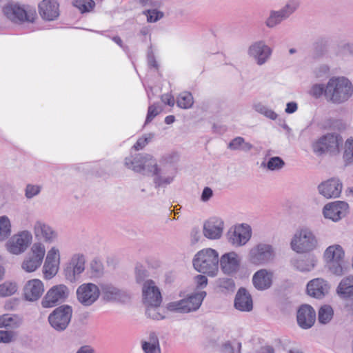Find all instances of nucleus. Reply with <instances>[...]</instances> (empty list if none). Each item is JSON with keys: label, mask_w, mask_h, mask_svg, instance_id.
Listing matches in <instances>:
<instances>
[{"label": "nucleus", "mask_w": 353, "mask_h": 353, "mask_svg": "<svg viewBox=\"0 0 353 353\" xmlns=\"http://www.w3.org/2000/svg\"><path fill=\"white\" fill-rule=\"evenodd\" d=\"M44 284L39 279L28 280L23 288V296L30 302L39 300L44 292Z\"/></svg>", "instance_id": "obj_23"}, {"label": "nucleus", "mask_w": 353, "mask_h": 353, "mask_svg": "<svg viewBox=\"0 0 353 353\" xmlns=\"http://www.w3.org/2000/svg\"><path fill=\"white\" fill-rule=\"evenodd\" d=\"M228 148L232 150L248 152L252 148V145L246 142L243 137H237L229 143Z\"/></svg>", "instance_id": "obj_39"}, {"label": "nucleus", "mask_w": 353, "mask_h": 353, "mask_svg": "<svg viewBox=\"0 0 353 353\" xmlns=\"http://www.w3.org/2000/svg\"><path fill=\"white\" fill-rule=\"evenodd\" d=\"M290 247L297 254L310 253L318 248L319 241L311 229L302 228L294 234Z\"/></svg>", "instance_id": "obj_4"}, {"label": "nucleus", "mask_w": 353, "mask_h": 353, "mask_svg": "<svg viewBox=\"0 0 353 353\" xmlns=\"http://www.w3.org/2000/svg\"><path fill=\"white\" fill-rule=\"evenodd\" d=\"M273 49L264 40L252 43L248 48V57L257 65L261 66L271 59Z\"/></svg>", "instance_id": "obj_11"}, {"label": "nucleus", "mask_w": 353, "mask_h": 353, "mask_svg": "<svg viewBox=\"0 0 353 353\" xmlns=\"http://www.w3.org/2000/svg\"><path fill=\"white\" fill-rule=\"evenodd\" d=\"M14 339L12 331L0 330V343H10Z\"/></svg>", "instance_id": "obj_56"}, {"label": "nucleus", "mask_w": 353, "mask_h": 353, "mask_svg": "<svg viewBox=\"0 0 353 353\" xmlns=\"http://www.w3.org/2000/svg\"><path fill=\"white\" fill-rule=\"evenodd\" d=\"M330 286L327 281L322 278H316L308 282L307 292L310 296L321 299L328 294Z\"/></svg>", "instance_id": "obj_28"}, {"label": "nucleus", "mask_w": 353, "mask_h": 353, "mask_svg": "<svg viewBox=\"0 0 353 353\" xmlns=\"http://www.w3.org/2000/svg\"><path fill=\"white\" fill-rule=\"evenodd\" d=\"M33 236L28 230L17 232L6 243L7 251L14 255H20L25 252L32 242Z\"/></svg>", "instance_id": "obj_9"}, {"label": "nucleus", "mask_w": 353, "mask_h": 353, "mask_svg": "<svg viewBox=\"0 0 353 353\" xmlns=\"http://www.w3.org/2000/svg\"><path fill=\"white\" fill-rule=\"evenodd\" d=\"M343 140L341 134L336 132L325 133L312 143V149L317 156L328 154L336 156L339 154Z\"/></svg>", "instance_id": "obj_2"}, {"label": "nucleus", "mask_w": 353, "mask_h": 353, "mask_svg": "<svg viewBox=\"0 0 353 353\" xmlns=\"http://www.w3.org/2000/svg\"><path fill=\"white\" fill-rule=\"evenodd\" d=\"M176 174L177 168L159 165L152 176L153 183L156 188H165L174 181Z\"/></svg>", "instance_id": "obj_20"}, {"label": "nucleus", "mask_w": 353, "mask_h": 353, "mask_svg": "<svg viewBox=\"0 0 353 353\" xmlns=\"http://www.w3.org/2000/svg\"><path fill=\"white\" fill-rule=\"evenodd\" d=\"M161 101L165 104H167L170 106H173L174 105V99L172 95L170 94H164L161 96Z\"/></svg>", "instance_id": "obj_64"}, {"label": "nucleus", "mask_w": 353, "mask_h": 353, "mask_svg": "<svg viewBox=\"0 0 353 353\" xmlns=\"http://www.w3.org/2000/svg\"><path fill=\"white\" fill-rule=\"evenodd\" d=\"M310 93L315 97H319L323 94L325 95V86L323 84H315L312 87Z\"/></svg>", "instance_id": "obj_58"}, {"label": "nucleus", "mask_w": 353, "mask_h": 353, "mask_svg": "<svg viewBox=\"0 0 353 353\" xmlns=\"http://www.w3.org/2000/svg\"><path fill=\"white\" fill-rule=\"evenodd\" d=\"M336 291L338 294L343 298H353V275L343 278Z\"/></svg>", "instance_id": "obj_35"}, {"label": "nucleus", "mask_w": 353, "mask_h": 353, "mask_svg": "<svg viewBox=\"0 0 353 353\" xmlns=\"http://www.w3.org/2000/svg\"><path fill=\"white\" fill-rule=\"evenodd\" d=\"M297 323L303 329L311 327L316 319V312L309 305H301L297 311Z\"/></svg>", "instance_id": "obj_29"}, {"label": "nucleus", "mask_w": 353, "mask_h": 353, "mask_svg": "<svg viewBox=\"0 0 353 353\" xmlns=\"http://www.w3.org/2000/svg\"><path fill=\"white\" fill-rule=\"evenodd\" d=\"M219 261L222 272L225 274L232 275L239 270L241 257L236 252H230L223 254Z\"/></svg>", "instance_id": "obj_24"}, {"label": "nucleus", "mask_w": 353, "mask_h": 353, "mask_svg": "<svg viewBox=\"0 0 353 353\" xmlns=\"http://www.w3.org/2000/svg\"><path fill=\"white\" fill-rule=\"evenodd\" d=\"M285 162L279 157H271L266 163V167L271 171L279 170L283 168Z\"/></svg>", "instance_id": "obj_50"}, {"label": "nucleus", "mask_w": 353, "mask_h": 353, "mask_svg": "<svg viewBox=\"0 0 353 353\" xmlns=\"http://www.w3.org/2000/svg\"><path fill=\"white\" fill-rule=\"evenodd\" d=\"M72 5L83 14L91 12L95 7V2L93 0H74Z\"/></svg>", "instance_id": "obj_42"}, {"label": "nucleus", "mask_w": 353, "mask_h": 353, "mask_svg": "<svg viewBox=\"0 0 353 353\" xmlns=\"http://www.w3.org/2000/svg\"><path fill=\"white\" fill-rule=\"evenodd\" d=\"M194 281L198 288H203L208 284V279L205 276L199 274L194 277Z\"/></svg>", "instance_id": "obj_61"}, {"label": "nucleus", "mask_w": 353, "mask_h": 353, "mask_svg": "<svg viewBox=\"0 0 353 353\" xmlns=\"http://www.w3.org/2000/svg\"><path fill=\"white\" fill-rule=\"evenodd\" d=\"M161 303H152L145 304L146 306V315L154 320H161L165 316V310L160 307Z\"/></svg>", "instance_id": "obj_38"}, {"label": "nucleus", "mask_w": 353, "mask_h": 353, "mask_svg": "<svg viewBox=\"0 0 353 353\" xmlns=\"http://www.w3.org/2000/svg\"><path fill=\"white\" fill-rule=\"evenodd\" d=\"M217 285L226 291H233L235 288L234 281L231 278H219L216 281Z\"/></svg>", "instance_id": "obj_51"}, {"label": "nucleus", "mask_w": 353, "mask_h": 353, "mask_svg": "<svg viewBox=\"0 0 353 353\" xmlns=\"http://www.w3.org/2000/svg\"><path fill=\"white\" fill-rule=\"evenodd\" d=\"M22 324V319L16 314H5L0 316V328L17 329Z\"/></svg>", "instance_id": "obj_36"}, {"label": "nucleus", "mask_w": 353, "mask_h": 353, "mask_svg": "<svg viewBox=\"0 0 353 353\" xmlns=\"http://www.w3.org/2000/svg\"><path fill=\"white\" fill-rule=\"evenodd\" d=\"M46 252V246L42 242H34L21 262V269L27 273L37 270L43 261Z\"/></svg>", "instance_id": "obj_7"}, {"label": "nucleus", "mask_w": 353, "mask_h": 353, "mask_svg": "<svg viewBox=\"0 0 353 353\" xmlns=\"http://www.w3.org/2000/svg\"><path fill=\"white\" fill-rule=\"evenodd\" d=\"M317 258L314 254H310L303 257L292 260V265L299 271L303 272H310L317 264Z\"/></svg>", "instance_id": "obj_33"}, {"label": "nucleus", "mask_w": 353, "mask_h": 353, "mask_svg": "<svg viewBox=\"0 0 353 353\" xmlns=\"http://www.w3.org/2000/svg\"><path fill=\"white\" fill-rule=\"evenodd\" d=\"M348 207V204L344 201L332 202L324 206L323 214L325 218L336 222L347 214Z\"/></svg>", "instance_id": "obj_22"}, {"label": "nucleus", "mask_w": 353, "mask_h": 353, "mask_svg": "<svg viewBox=\"0 0 353 353\" xmlns=\"http://www.w3.org/2000/svg\"><path fill=\"white\" fill-rule=\"evenodd\" d=\"M41 190V186L37 184H28L25 188V196L28 199H31L39 194Z\"/></svg>", "instance_id": "obj_52"}, {"label": "nucleus", "mask_w": 353, "mask_h": 353, "mask_svg": "<svg viewBox=\"0 0 353 353\" xmlns=\"http://www.w3.org/2000/svg\"><path fill=\"white\" fill-rule=\"evenodd\" d=\"M299 6L298 0H289L285 6L279 10L283 14L287 19L293 14Z\"/></svg>", "instance_id": "obj_49"}, {"label": "nucleus", "mask_w": 353, "mask_h": 353, "mask_svg": "<svg viewBox=\"0 0 353 353\" xmlns=\"http://www.w3.org/2000/svg\"><path fill=\"white\" fill-rule=\"evenodd\" d=\"M194 269L210 276H215L219 270V254L212 248L199 251L193 259Z\"/></svg>", "instance_id": "obj_3"}, {"label": "nucleus", "mask_w": 353, "mask_h": 353, "mask_svg": "<svg viewBox=\"0 0 353 353\" xmlns=\"http://www.w3.org/2000/svg\"><path fill=\"white\" fill-rule=\"evenodd\" d=\"M343 159L346 165L353 164V137L347 139Z\"/></svg>", "instance_id": "obj_45"}, {"label": "nucleus", "mask_w": 353, "mask_h": 353, "mask_svg": "<svg viewBox=\"0 0 353 353\" xmlns=\"http://www.w3.org/2000/svg\"><path fill=\"white\" fill-rule=\"evenodd\" d=\"M273 273L266 269L256 272L252 277V283L255 288L265 290L270 288L272 284Z\"/></svg>", "instance_id": "obj_31"}, {"label": "nucleus", "mask_w": 353, "mask_h": 353, "mask_svg": "<svg viewBox=\"0 0 353 353\" xmlns=\"http://www.w3.org/2000/svg\"><path fill=\"white\" fill-rule=\"evenodd\" d=\"M135 274L137 281L140 283L147 276V272L142 265H137L135 268Z\"/></svg>", "instance_id": "obj_59"}, {"label": "nucleus", "mask_w": 353, "mask_h": 353, "mask_svg": "<svg viewBox=\"0 0 353 353\" xmlns=\"http://www.w3.org/2000/svg\"><path fill=\"white\" fill-rule=\"evenodd\" d=\"M161 112V108L159 105L156 104L149 105L145 121V125H147L149 123H150L155 118V117H157Z\"/></svg>", "instance_id": "obj_53"}, {"label": "nucleus", "mask_w": 353, "mask_h": 353, "mask_svg": "<svg viewBox=\"0 0 353 353\" xmlns=\"http://www.w3.org/2000/svg\"><path fill=\"white\" fill-rule=\"evenodd\" d=\"M2 12L7 19L15 23L32 21V18L28 14L24 6L16 2L6 3L2 8Z\"/></svg>", "instance_id": "obj_17"}, {"label": "nucleus", "mask_w": 353, "mask_h": 353, "mask_svg": "<svg viewBox=\"0 0 353 353\" xmlns=\"http://www.w3.org/2000/svg\"><path fill=\"white\" fill-rule=\"evenodd\" d=\"M34 237L38 242L52 244L59 239V232L50 224L43 220H36L32 227Z\"/></svg>", "instance_id": "obj_14"}, {"label": "nucleus", "mask_w": 353, "mask_h": 353, "mask_svg": "<svg viewBox=\"0 0 353 353\" xmlns=\"http://www.w3.org/2000/svg\"><path fill=\"white\" fill-rule=\"evenodd\" d=\"M285 19H287V18L284 17L283 14H282L279 10H272L270 12L269 17L266 19L265 23L267 27L273 28L281 24V22Z\"/></svg>", "instance_id": "obj_40"}, {"label": "nucleus", "mask_w": 353, "mask_h": 353, "mask_svg": "<svg viewBox=\"0 0 353 353\" xmlns=\"http://www.w3.org/2000/svg\"><path fill=\"white\" fill-rule=\"evenodd\" d=\"M345 251L341 245L334 244L328 246L323 252V259L330 270L335 275H341L343 272V263Z\"/></svg>", "instance_id": "obj_10"}, {"label": "nucleus", "mask_w": 353, "mask_h": 353, "mask_svg": "<svg viewBox=\"0 0 353 353\" xmlns=\"http://www.w3.org/2000/svg\"><path fill=\"white\" fill-rule=\"evenodd\" d=\"M342 188L343 184L339 179L332 178L321 183L318 191L326 199L337 198L341 193Z\"/></svg>", "instance_id": "obj_25"}, {"label": "nucleus", "mask_w": 353, "mask_h": 353, "mask_svg": "<svg viewBox=\"0 0 353 353\" xmlns=\"http://www.w3.org/2000/svg\"><path fill=\"white\" fill-rule=\"evenodd\" d=\"M139 3L143 7L157 8L160 6V3L155 0H139Z\"/></svg>", "instance_id": "obj_63"}, {"label": "nucleus", "mask_w": 353, "mask_h": 353, "mask_svg": "<svg viewBox=\"0 0 353 353\" xmlns=\"http://www.w3.org/2000/svg\"><path fill=\"white\" fill-rule=\"evenodd\" d=\"M86 258L83 253H74L65 264L63 270L65 277L72 282L80 277L85 269Z\"/></svg>", "instance_id": "obj_13"}, {"label": "nucleus", "mask_w": 353, "mask_h": 353, "mask_svg": "<svg viewBox=\"0 0 353 353\" xmlns=\"http://www.w3.org/2000/svg\"><path fill=\"white\" fill-rule=\"evenodd\" d=\"M141 345L143 353H161L159 340L154 332L150 333L147 338L142 339Z\"/></svg>", "instance_id": "obj_34"}, {"label": "nucleus", "mask_w": 353, "mask_h": 353, "mask_svg": "<svg viewBox=\"0 0 353 353\" xmlns=\"http://www.w3.org/2000/svg\"><path fill=\"white\" fill-rule=\"evenodd\" d=\"M100 294L103 299L109 302L124 301L128 298L127 293L110 283H101Z\"/></svg>", "instance_id": "obj_26"}, {"label": "nucleus", "mask_w": 353, "mask_h": 353, "mask_svg": "<svg viewBox=\"0 0 353 353\" xmlns=\"http://www.w3.org/2000/svg\"><path fill=\"white\" fill-rule=\"evenodd\" d=\"M153 137L154 134L152 133L144 134L137 140L133 148L136 150L143 149L153 139Z\"/></svg>", "instance_id": "obj_55"}, {"label": "nucleus", "mask_w": 353, "mask_h": 353, "mask_svg": "<svg viewBox=\"0 0 353 353\" xmlns=\"http://www.w3.org/2000/svg\"><path fill=\"white\" fill-rule=\"evenodd\" d=\"M194 101L191 93L183 92L181 93L176 99V103L179 107L183 109H188L192 107Z\"/></svg>", "instance_id": "obj_44"}, {"label": "nucleus", "mask_w": 353, "mask_h": 353, "mask_svg": "<svg viewBox=\"0 0 353 353\" xmlns=\"http://www.w3.org/2000/svg\"><path fill=\"white\" fill-rule=\"evenodd\" d=\"M70 294L69 288L64 284H59L50 288L41 301L44 308L52 307L64 302Z\"/></svg>", "instance_id": "obj_16"}, {"label": "nucleus", "mask_w": 353, "mask_h": 353, "mask_svg": "<svg viewBox=\"0 0 353 353\" xmlns=\"http://www.w3.org/2000/svg\"><path fill=\"white\" fill-rule=\"evenodd\" d=\"M12 223L8 215L0 216V243H3L11 236Z\"/></svg>", "instance_id": "obj_37"}, {"label": "nucleus", "mask_w": 353, "mask_h": 353, "mask_svg": "<svg viewBox=\"0 0 353 353\" xmlns=\"http://www.w3.org/2000/svg\"><path fill=\"white\" fill-rule=\"evenodd\" d=\"M103 265L98 259H92L90 263V270L92 277L99 278L103 274Z\"/></svg>", "instance_id": "obj_47"}, {"label": "nucleus", "mask_w": 353, "mask_h": 353, "mask_svg": "<svg viewBox=\"0 0 353 353\" xmlns=\"http://www.w3.org/2000/svg\"><path fill=\"white\" fill-rule=\"evenodd\" d=\"M206 296L205 291H198L177 301L167 304V309L170 312L190 313L196 311L201 305Z\"/></svg>", "instance_id": "obj_6"}, {"label": "nucleus", "mask_w": 353, "mask_h": 353, "mask_svg": "<svg viewBox=\"0 0 353 353\" xmlns=\"http://www.w3.org/2000/svg\"><path fill=\"white\" fill-rule=\"evenodd\" d=\"M72 314L71 306L64 305L57 307L48 316L50 325L57 331L66 329L70 323Z\"/></svg>", "instance_id": "obj_15"}, {"label": "nucleus", "mask_w": 353, "mask_h": 353, "mask_svg": "<svg viewBox=\"0 0 353 353\" xmlns=\"http://www.w3.org/2000/svg\"><path fill=\"white\" fill-rule=\"evenodd\" d=\"M253 109L258 113L263 115L264 113L268 110L269 107L261 102L254 103L252 105Z\"/></svg>", "instance_id": "obj_62"}, {"label": "nucleus", "mask_w": 353, "mask_h": 353, "mask_svg": "<svg viewBox=\"0 0 353 353\" xmlns=\"http://www.w3.org/2000/svg\"><path fill=\"white\" fill-rule=\"evenodd\" d=\"M275 258L274 247L267 243H259L253 245L248 254V261L255 265H265Z\"/></svg>", "instance_id": "obj_8"}, {"label": "nucleus", "mask_w": 353, "mask_h": 353, "mask_svg": "<svg viewBox=\"0 0 353 353\" xmlns=\"http://www.w3.org/2000/svg\"><path fill=\"white\" fill-rule=\"evenodd\" d=\"M252 233V228L248 224H237L228 231L227 239L232 246L242 247L250 240Z\"/></svg>", "instance_id": "obj_12"}, {"label": "nucleus", "mask_w": 353, "mask_h": 353, "mask_svg": "<svg viewBox=\"0 0 353 353\" xmlns=\"http://www.w3.org/2000/svg\"><path fill=\"white\" fill-rule=\"evenodd\" d=\"M348 53L353 57V43L344 42L338 46V54Z\"/></svg>", "instance_id": "obj_57"}, {"label": "nucleus", "mask_w": 353, "mask_h": 353, "mask_svg": "<svg viewBox=\"0 0 353 353\" xmlns=\"http://www.w3.org/2000/svg\"><path fill=\"white\" fill-rule=\"evenodd\" d=\"M213 196V191L209 187H205L201 195L202 202H208Z\"/></svg>", "instance_id": "obj_60"}, {"label": "nucleus", "mask_w": 353, "mask_h": 353, "mask_svg": "<svg viewBox=\"0 0 353 353\" xmlns=\"http://www.w3.org/2000/svg\"><path fill=\"white\" fill-rule=\"evenodd\" d=\"M143 14L146 17L148 23H155L164 16L163 12L158 10L157 8L148 9L143 11Z\"/></svg>", "instance_id": "obj_48"}, {"label": "nucleus", "mask_w": 353, "mask_h": 353, "mask_svg": "<svg viewBox=\"0 0 353 353\" xmlns=\"http://www.w3.org/2000/svg\"><path fill=\"white\" fill-rule=\"evenodd\" d=\"M143 300L144 304L161 303L162 298L159 289L152 280L146 281L143 286Z\"/></svg>", "instance_id": "obj_30"}, {"label": "nucleus", "mask_w": 353, "mask_h": 353, "mask_svg": "<svg viewBox=\"0 0 353 353\" xmlns=\"http://www.w3.org/2000/svg\"><path fill=\"white\" fill-rule=\"evenodd\" d=\"M17 283L7 281L0 285V296H9L14 294L17 290Z\"/></svg>", "instance_id": "obj_46"}, {"label": "nucleus", "mask_w": 353, "mask_h": 353, "mask_svg": "<svg viewBox=\"0 0 353 353\" xmlns=\"http://www.w3.org/2000/svg\"><path fill=\"white\" fill-rule=\"evenodd\" d=\"M234 307L241 312H250L253 308L252 299L249 292L241 288L235 296Z\"/></svg>", "instance_id": "obj_32"}, {"label": "nucleus", "mask_w": 353, "mask_h": 353, "mask_svg": "<svg viewBox=\"0 0 353 353\" xmlns=\"http://www.w3.org/2000/svg\"><path fill=\"white\" fill-rule=\"evenodd\" d=\"M38 12L45 21L56 20L59 16V3L57 0H42L38 4Z\"/></svg>", "instance_id": "obj_27"}, {"label": "nucleus", "mask_w": 353, "mask_h": 353, "mask_svg": "<svg viewBox=\"0 0 353 353\" xmlns=\"http://www.w3.org/2000/svg\"><path fill=\"white\" fill-rule=\"evenodd\" d=\"M179 160V154L176 151H172L163 155L159 161V165L166 168L172 167L177 168L176 163Z\"/></svg>", "instance_id": "obj_41"}, {"label": "nucleus", "mask_w": 353, "mask_h": 353, "mask_svg": "<svg viewBox=\"0 0 353 353\" xmlns=\"http://www.w3.org/2000/svg\"><path fill=\"white\" fill-rule=\"evenodd\" d=\"M353 94V85L345 77H333L325 85V97L334 103L347 101Z\"/></svg>", "instance_id": "obj_1"}, {"label": "nucleus", "mask_w": 353, "mask_h": 353, "mask_svg": "<svg viewBox=\"0 0 353 353\" xmlns=\"http://www.w3.org/2000/svg\"><path fill=\"white\" fill-rule=\"evenodd\" d=\"M125 165L133 171L143 175L152 176L159 164L157 159L149 154H138L125 159Z\"/></svg>", "instance_id": "obj_5"}, {"label": "nucleus", "mask_w": 353, "mask_h": 353, "mask_svg": "<svg viewBox=\"0 0 353 353\" xmlns=\"http://www.w3.org/2000/svg\"><path fill=\"white\" fill-rule=\"evenodd\" d=\"M100 296L99 286L92 283H83L77 288V297L83 306H90L94 303Z\"/></svg>", "instance_id": "obj_18"}, {"label": "nucleus", "mask_w": 353, "mask_h": 353, "mask_svg": "<svg viewBox=\"0 0 353 353\" xmlns=\"http://www.w3.org/2000/svg\"><path fill=\"white\" fill-rule=\"evenodd\" d=\"M61 256L59 249L52 246L48 251L43 266V273L46 279H51L58 272L60 265Z\"/></svg>", "instance_id": "obj_19"}, {"label": "nucleus", "mask_w": 353, "mask_h": 353, "mask_svg": "<svg viewBox=\"0 0 353 353\" xmlns=\"http://www.w3.org/2000/svg\"><path fill=\"white\" fill-rule=\"evenodd\" d=\"M224 229V222L222 219L217 216H212L205 221L203 223V235L209 239H219Z\"/></svg>", "instance_id": "obj_21"}, {"label": "nucleus", "mask_w": 353, "mask_h": 353, "mask_svg": "<svg viewBox=\"0 0 353 353\" xmlns=\"http://www.w3.org/2000/svg\"><path fill=\"white\" fill-rule=\"evenodd\" d=\"M334 312L331 306L325 305L319 310V321L321 324H327L333 317Z\"/></svg>", "instance_id": "obj_43"}, {"label": "nucleus", "mask_w": 353, "mask_h": 353, "mask_svg": "<svg viewBox=\"0 0 353 353\" xmlns=\"http://www.w3.org/2000/svg\"><path fill=\"white\" fill-rule=\"evenodd\" d=\"M241 343L239 342H226L223 345V352L224 353H240Z\"/></svg>", "instance_id": "obj_54"}]
</instances>
